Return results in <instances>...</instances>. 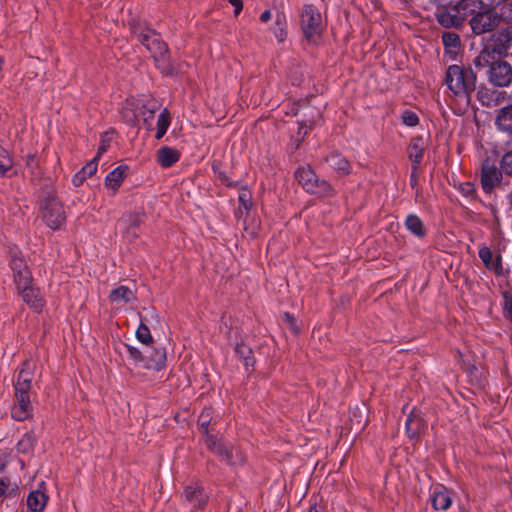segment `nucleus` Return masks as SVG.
<instances>
[{
    "instance_id": "nucleus-13",
    "label": "nucleus",
    "mask_w": 512,
    "mask_h": 512,
    "mask_svg": "<svg viewBox=\"0 0 512 512\" xmlns=\"http://www.w3.org/2000/svg\"><path fill=\"white\" fill-rule=\"evenodd\" d=\"M33 414L30 396H15V403L11 409L12 418L17 421L29 419Z\"/></svg>"
},
{
    "instance_id": "nucleus-4",
    "label": "nucleus",
    "mask_w": 512,
    "mask_h": 512,
    "mask_svg": "<svg viewBox=\"0 0 512 512\" xmlns=\"http://www.w3.org/2000/svg\"><path fill=\"white\" fill-rule=\"evenodd\" d=\"M477 76L472 68L457 64L448 66L445 73V83L448 89L458 98L467 102L476 89Z\"/></svg>"
},
{
    "instance_id": "nucleus-33",
    "label": "nucleus",
    "mask_w": 512,
    "mask_h": 512,
    "mask_svg": "<svg viewBox=\"0 0 512 512\" xmlns=\"http://www.w3.org/2000/svg\"><path fill=\"white\" fill-rule=\"evenodd\" d=\"M437 20L443 27H452L459 24V18L446 11L439 12Z\"/></svg>"
},
{
    "instance_id": "nucleus-56",
    "label": "nucleus",
    "mask_w": 512,
    "mask_h": 512,
    "mask_svg": "<svg viewBox=\"0 0 512 512\" xmlns=\"http://www.w3.org/2000/svg\"><path fill=\"white\" fill-rule=\"evenodd\" d=\"M415 172H416V170L413 169V172L410 177V182H411L412 186H414L417 183V177H416Z\"/></svg>"
},
{
    "instance_id": "nucleus-3",
    "label": "nucleus",
    "mask_w": 512,
    "mask_h": 512,
    "mask_svg": "<svg viewBox=\"0 0 512 512\" xmlns=\"http://www.w3.org/2000/svg\"><path fill=\"white\" fill-rule=\"evenodd\" d=\"M212 420L211 408H205L198 417V425L205 436L206 446L216 455L231 465L242 464L245 461L243 453L230 445L224 444L214 435L210 434L208 427Z\"/></svg>"
},
{
    "instance_id": "nucleus-23",
    "label": "nucleus",
    "mask_w": 512,
    "mask_h": 512,
    "mask_svg": "<svg viewBox=\"0 0 512 512\" xmlns=\"http://www.w3.org/2000/svg\"><path fill=\"white\" fill-rule=\"evenodd\" d=\"M48 496L40 491L34 490L28 494L27 507L32 512H41L47 504Z\"/></svg>"
},
{
    "instance_id": "nucleus-45",
    "label": "nucleus",
    "mask_w": 512,
    "mask_h": 512,
    "mask_svg": "<svg viewBox=\"0 0 512 512\" xmlns=\"http://www.w3.org/2000/svg\"><path fill=\"white\" fill-rule=\"evenodd\" d=\"M33 444V437L29 434H26L18 443L19 448L22 450H26L30 448Z\"/></svg>"
},
{
    "instance_id": "nucleus-28",
    "label": "nucleus",
    "mask_w": 512,
    "mask_h": 512,
    "mask_svg": "<svg viewBox=\"0 0 512 512\" xmlns=\"http://www.w3.org/2000/svg\"><path fill=\"white\" fill-rule=\"evenodd\" d=\"M421 425H422V419L419 417V415L415 411H412L408 415V417L406 419V423H405V428H406V432H407L408 436L410 438L415 437L420 432Z\"/></svg>"
},
{
    "instance_id": "nucleus-59",
    "label": "nucleus",
    "mask_w": 512,
    "mask_h": 512,
    "mask_svg": "<svg viewBox=\"0 0 512 512\" xmlns=\"http://www.w3.org/2000/svg\"><path fill=\"white\" fill-rule=\"evenodd\" d=\"M3 64H4V59L2 57H0V71L2 70Z\"/></svg>"
},
{
    "instance_id": "nucleus-49",
    "label": "nucleus",
    "mask_w": 512,
    "mask_h": 512,
    "mask_svg": "<svg viewBox=\"0 0 512 512\" xmlns=\"http://www.w3.org/2000/svg\"><path fill=\"white\" fill-rule=\"evenodd\" d=\"M87 179V177L81 172L78 171L72 178V183L74 186L78 187L83 184V182Z\"/></svg>"
},
{
    "instance_id": "nucleus-47",
    "label": "nucleus",
    "mask_w": 512,
    "mask_h": 512,
    "mask_svg": "<svg viewBox=\"0 0 512 512\" xmlns=\"http://www.w3.org/2000/svg\"><path fill=\"white\" fill-rule=\"evenodd\" d=\"M142 108L143 110L150 111V118H153L155 112L159 109V104L156 101H151L143 105Z\"/></svg>"
},
{
    "instance_id": "nucleus-9",
    "label": "nucleus",
    "mask_w": 512,
    "mask_h": 512,
    "mask_svg": "<svg viewBox=\"0 0 512 512\" xmlns=\"http://www.w3.org/2000/svg\"><path fill=\"white\" fill-rule=\"evenodd\" d=\"M10 269L13 272V278L16 286L26 285L32 282V275L26 264V260L20 250L12 248L10 250Z\"/></svg>"
},
{
    "instance_id": "nucleus-2",
    "label": "nucleus",
    "mask_w": 512,
    "mask_h": 512,
    "mask_svg": "<svg viewBox=\"0 0 512 512\" xmlns=\"http://www.w3.org/2000/svg\"><path fill=\"white\" fill-rule=\"evenodd\" d=\"M133 33L137 40L152 54L155 64L161 73L165 75L176 73V68L170 59L166 43L162 41L153 29L145 28L139 32L137 29H134Z\"/></svg>"
},
{
    "instance_id": "nucleus-41",
    "label": "nucleus",
    "mask_w": 512,
    "mask_h": 512,
    "mask_svg": "<svg viewBox=\"0 0 512 512\" xmlns=\"http://www.w3.org/2000/svg\"><path fill=\"white\" fill-rule=\"evenodd\" d=\"M125 220L132 227H139L143 223V215L139 213L129 214L125 216Z\"/></svg>"
},
{
    "instance_id": "nucleus-21",
    "label": "nucleus",
    "mask_w": 512,
    "mask_h": 512,
    "mask_svg": "<svg viewBox=\"0 0 512 512\" xmlns=\"http://www.w3.org/2000/svg\"><path fill=\"white\" fill-rule=\"evenodd\" d=\"M405 228L415 237L422 239L426 236L427 230L423 221L416 214L407 215L404 221Z\"/></svg>"
},
{
    "instance_id": "nucleus-7",
    "label": "nucleus",
    "mask_w": 512,
    "mask_h": 512,
    "mask_svg": "<svg viewBox=\"0 0 512 512\" xmlns=\"http://www.w3.org/2000/svg\"><path fill=\"white\" fill-rule=\"evenodd\" d=\"M301 28L309 41H314L323 30L322 16L319 10L311 4L303 6L301 13Z\"/></svg>"
},
{
    "instance_id": "nucleus-42",
    "label": "nucleus",
    "mask_w": 512,
    "mask_h": 512,
    "mask_svg": "<svg viewBox=\"0 0 512 512\" xmlns=\"http://www.w3.org/2000/svg\"><path fill=\"white\" fill-rule=\"evenodd\" d=\"M505 316L512 322V296L508 294H504V303H503Z\"/></svg>"
},
{
    "instance_id": "nucleus-1",
    "label": "nucleus",
    "mask_w": 512,
    "mask_h": 512,
    "mask_svg": "<svg viewBox=\"0 0 512 512\" xmlns=\"http://www.w3.org/2000/svg\"><path fill=\"white\" fill-rule=\"evenodd\" d=\"M501 11H503V8ZM469 23L472 31L477 35L489 33L498 28L497 32L491 35L490 43L486 45L476 59V65H479L481 59H486L489 49L501 55L512 43V22L504 17L503 12H501V15L492 9L477 12L472 16Z\"/></svg>"
},
{
    "instance_id": "nucleus-58",
    "label": "nucleus",
    "mask_w": 512,
    "mask_h": 512,
    "mask_svg": "<svg viewBox=\"0 0 512 512\" xmlns=\"http://www.w3.org/2000/svg\"><path fill=\"white\" fill-rule=\"evenodd\" d=\"M309 512H321V510L316 505H313L309 508Z\"/></svg>"
},
{
    "instance_id": "nucleus-39",
    "label": "nucleus",
    "mask_w": 512,
    "mask_h": 512,
    "mask_svg": "<svg viewBox=\"0 0 512 512\" xmlns=\"http://www.w3.org/2000/svg\"><path fill=\"white\" fill-rule=\"evenodd\" d=\"M98 156H95L91 161L85 164L80 170L87 178L93 176L98 168Z\"/></svg>"
},
{
    "instance_id": "nucleus-16",
    "label": "nucleus",
    "mask_w": 512,
    "mask_h": 512,
    "mask_svg": "<svg viewBox=\"0 0 512 512\" xmlns=\"http://www.w3.org/2000/svg\"><path fill=\"white\" fill-rule=\"evenodd\" d=\"M425 148L426 143L422 136H416L411 139L408 147V155L409 159L412 161V168L414 170H417L422 162Z\"/></svg>"
},
{
    "instance_id": "nucleus-11",
    "label": "nucleus",
    "mask_w": 512,
    "mask_h": 512,
    "mask_svg": "<svg viewBox=\"0 0 512 512\" xmlns=\"http://www.w3.org/2000/svg\"><path fill=\"white\" fill-rule=\"evenodd\" d=\"M505 92L487 86H480L477 90V100L485 107H495L505 99Z\"/></svg>"
},
{
    "instance_id": "nucleus-26",
    "label": "nucleus",
    "mask_w": 512,
    "mask_h": 512,
    "mask_svg": "<svg viewBox=\"0 0 512 512\" xmlns=\"http://www.w3.org/2000/svg\"><path fill=\"white\" fill-rule=\"evenodd\" d=\"M171 123V115L167 108L163 109L158 115L156 123V134L155 138L160 140L166 134Z\"/></svg>"
},
{
    "instance_id": "nucleus-35",
    "label": "nucleus",
    "mask_w": 512,
    "mask_h": 512,
    "mask_svg": "<svg viewBox=\"0 0 512 512\" xmlns=\"http://www.w3.org/2000/svg\"><path fill=\"white\" fill-rule=\"evenodd\" d=\"M136 338L139 342L146 345L152 342L150 330L142 321L136 330Z\"/></svg>"
},
{
    "instance_id": "nucleus-24",
    "label": "nucleus",
    "mask_w": 512,
    "mask_h": 512,
    "mask_svg": "<svg viewBox=\"0 0 512 512\" xmlns=\"http://www.w3.org/2000/svg\"><path fill=\"white\" fill-rule=\"evenodd\" d=\"M478 254L487 269L493 270L495 272H498L501 269L500 256L494 258L493 253L489 247H480Z\"/></svg>"
},
{
    "instance_id": "nucleus-54",
    "label": "nucleus",
    "mask_w": 512,
    "mask_h": 512,
    "mask_svg": "<svg viewBox=\"0 0 512 512\" xmlns=\"http://www.w3.org/2000/svg\"><path fill=\"white\" fill-rule=\"evenodd\" d=\"M8 484L6 481L0 479V497L6 492Z\"/></svg>"
},
{
    "instance_id": "nucleus-55",
    "label": "nucleus",
    "mask_w": 512,
    "mask_h": 512,
    "mask_svg": "<svg viewBox=\"0 0 512 512\" xmlns=\"http://www.w3.org/2000/svg\"><path fill=\"white\" fill-rule=\"evenodd\" d=\"M142 114L145 123H148V121L152 119L150 118V111L143 110Z\"/></svg>"
},
{
    "instance_id": "nucleus-8",
    "label": "nucleus",
    "mask_w": 512,
    "mask_h": 512,
    "mask_svg": "<svg viewBox=\"0 0 512 512\" xmlns=\"http://www.w3.org/2000/svg\"><path fill=\"white\" fill-rule=\"evenodd\" d=\"M489 83L498 88H506L512 84V65L504 60L493 61L487 71Z\"/></svg>"
},
{
    "instance_id": "nucleus-38",
    "label": "nucleus",
    "mask_w": 512,
    "mask_h": 512,
    "mask_svg": "<svg viewBox=\"0 0 512 512\" xmlns=\"http://www.w3.org/2000/svg\"><path fill=\"white\" fill-rule=\"evenodd\" d=\"M402 122L409 127H414L419 124L418 115L411 110H404L401 114Z\"/></svg>"
},
{
    "instance_id": "nucleus-19",
    "label": "nucleus",
    "mask_w": 512,
    "mask_h": 512,
    "mask_svg": "<svg viewBox=\"0 0 512 512\" xmlns=\"http://www.w3.org/2000/svg\"><path fill=\"white\" fill-rule=\"evenodd\" d=\"M325 161L331 169L340 175H348L351 173V165L349 161L339 153H330L325 158Z\"/></svg>"
},
{
    "instance_id": "nucleus-14",
    "label": "nucleus",
    "mask_w": 512,
    "mask_h": 512,
    "mask_svg": "<svg viewBox=\"0 0 512 512\" xmlns=\"http://www.w3.org/2000/svg\"><path fill=\"white\" fill-rule=\"evenodd\" d=\"M184 496L194 508L202 509L208 501V495L199 484H192L184 489Z\"/></svg>"
},
{
    "instance_id": "nucleus-52",
    "label": "nucleus",
    "mask_w": 512,
    "mask_h": 512,
    "mask_svg": "<svg viewBox=\"0 0 512 512\" xmlns=\"http://www.w3.org/2000/svg\"><path fill=\"white\" fill-rule=\"evenodd\" d=\"M286 320L290 323V328L295 332L297 333L298 332V329L296 328V326L294 325V318L291 314L289 313H285L284 314Z\"/></svg>"
},
{
    "instance_id": "nucleus-50",
    "label": "nucleus",
    "mask_w": 512,
    "mask_h": 512,
    "mask_svg": "<svg viewBox=\"0 0 512 512\" xmlns=\"http://www.w3.org/2000/svg\"><path fill=\"white\" fill-rule=\"evenodd\" d=\"M228 1L234 7L235 16L239 15L243 9L242 0H228Z\"/></svg>"
},
{
    "instance_id": "nucleus-5",
    "label": "nucleus",
    "mask_w": 512,
    "mask_h": 512,
    "mask_svg": "<svg viewBox=\"0 0 512 512\" xmlns=\"http://www.w3.org/2000/svg\"><path fill=\"white\" fill-rule=\"evenodd\" d=\"M296 178L308 193L319 196H330L333 194L332 186L326 180L319 179L309 166L298 168Z\"/></svg>"
},
{
    "instance_id": "nucleus-20",
    "label": "nucleus",
    "mask_w": 512,
    "mask_h": 512,
    "mask_svg": "<svg viewBox=\"0 0 512 512\" xmlns=\"http://www.w3.org/2000/svg\"><path fill=\"white\" fill-rule=\"evenodd\" d=\"M146 360L143 364L145 369L161 370L165 366L166 352L163 348H156L149 355H145Z\"/></svg>"
},
{
    "instance_id": "nucleus-25",
    "label": "nucleus",
    "mask_w": 512,
    "mask_h": 512,
    "mask_svg": "<svg viewBox=\"0 0 512 512\" xmlns=\"http://www.w3.org/2000/svg\"><path fill=\"white\" fill-rule=\"evenodd\" d=\"M112 302L128 303L136 299L135 293L127 286L121 285L110 292Z\"/></svg>"
},
{
    "instance_id": "nucleus-36",
    "label": "nucleus",
    "mask_w": 512,
    "mask_h": 512,
    "mask_svg": "<svg viewBox=\"0 0 512 512\" xmlns=\"http://www.w3.org/2000/svg\"><path fill=\"white\" fill-rule=\"evenodd\" d=\"M500 169L505 175L512 177V149L502 156Z\"/></svg>"
},
{
    "instance_id": "nucleus-43",
    "label": "nucleus",
    "mask_w": 512,
    "mask_h": 512,
    "mask_svg": "<svg viewBox=\"0 0 512 512\" xmlns=\"http://www.w3.org/2000/svg\"><path fill=\"white\" fill-rule=\"evenodd\" d=\"M31 387L21 382L17 381L14 384L15 396H29V391Z\"/></svg>"
},
{
    "instance_id": "nucleus-34",
    "label": "nucleus",
    "mask_w": 512,
    "mask_h": 512,
    "mask_svg": "<svg viewBox=\"0 0 512 512\" xmlns=\"http://www.w3.org/2000/svg\"><path fill=\"white\" fill-rule=\"evenodd\" d=\"M450 6L457 12H475L476 1L474 0H459L455 4L450 3Z\"/></svg>"
},
{
    "instance_id": "nucleus-12",
    "label": "nucleus",
    "mask_w": 512,
    "mask_h": 512,
    "mask_svg": "<svg viewBox=\"0 0 512 512\" xmlns=\"http://www.w3.org/2000/svg\"><path fill=\"white\" fill-rule=\"evenodd\" d=\"M18 292L21 295L23 301L37 312H40L44 307V300L38 289L31 286V283L26 285H18Z\"/></svg>"
},
{
    "instance_id": "nucleus-10",
    "label": "nucleus",
    "mask_w": 512,
    "mask_h": 512,
    "mask_svg": "<svg viewBox=\"0 0 512 512\" xmlns=\"http://www.w3.org/2000/svg\"><path fill=\"white\" fill-rule=\"evenodd\" d=\"M502 178V171L499 170L493 162L486 159L481 167V186L485 193H491L494 188L500 183Z\"/></svg>"
},
{
    "instance_id": "nucleus-6",
    "label": "nucleus",
    "mask_w": 512,
    "mask_h": 512,
    "mask_svg": "<svg viewBox=\"0 0 512 512\" xmlns=\"http://www.w3.org/2000/svg\"><path fill=\"white\" fill-rule=\"evenodd\" d=\"M42 218L53 230L59 229L65 222L66 216L62 204L53 193H48L41 203Z\"/></svg>"
},
{
    "instance_id": "nucleus-44",
    "label": "nucleus",
    "mask_w": 512,
    "mask_h": 512,
    "mask_svg": "<svg viewBox=\"0 0 512 512\" xmlns=\"http://www.w3.org/2000/svg\"><path fill=\"white\" fill-rule=\"evenodd\" d=\"M461 193L469 198H473L475 196V188L471 183H464L460 187Z\"/></svg>"
},
{
    "instance_id": "nucleus-27",
    "label": "nucleus",
    "mask_w": 512,
    "mask_h": 512,
    "mask_svg": "<svg viewBox=\"0 0 512 512\" xmlns=\"http://www.w3.org/2000/svg\"><path fill=\"white\" fill-rule=\"evenodd\" d=\"M287 19L283 12H278L275 17V24L272 28L278 42H283L286 38Z\"/></svg>"
},
{
    "instance_id": "nucleus-32",
    "label": "nucleus",
    "mask_w": 512,
    "mask_h": 512,
    "mask_svg": "<svg viewBox=\"0 0 512 512\" xmlns=\"http://www.w3.org/2000/svg\"><path fill=\"white\" fill-rule=\"evenodd\" d=\"M13 167V160L9 152L0 145V176L4 177Z\"/></svg>"
},
{
    "instance_id": "nucleus-17",
    "label": "nucleus",
    "mask_w": 512,
    "mask_h": 512,
    "mask_svg": "<svg viewBox=\"0 0 512 512\" xmlns=\"http://www.w3.org/2000/svg\"><path fill=\"white\" fill-rule=\"evenodd\" d=\"M128 166L120 165L110 171L105 178V186L112 190L113 194L117 192V190L122 185L124 178L127 175Z\"/></svg>"
},
{
    "instance_id": "nucleus-31",
    "label": "nucleus",
    "mask_w": 512,
    "mask_h": 512,
    "mask_svg": "<svg viewBox=\"0 0 512 512\" xmlns=\"http://www.w3.org/2000/svg\"><path fill=\"white\" fill-rule=\"evenodd\" d=\"M126 354L129 360H131L134 365L143 367L145 363L146 356L136 347L132 345L125 344Z\"/></svg>"
},
{
    "instance_id": "nucleus-46",
    "label": "nucleus",
    "mask_w": 512,
    "mask_h": 512,
    "mask_svg": "<svg viewBox=\"0 0 512 512\" xmlns=\"http://www.w3.org/2000/svg\"><path fill=\"white\" fill-rule=\"evenodd\" d=\"M239 202L243 206L244 209L248 210L251 207V201L249 194L244 191L239 195Z\"/></svg>"
},
{
    "instance_id": "nucleus-51",
    "label": "nucleus",
    "mask_w": 512,
    "mask_h": 512,
    "mask_svg": "<svg viewBox=\"0 0 512 512\" xmlns=\"http://www.w3.org/2000/svg\"><path fill=\"white\" fill-rule=\"evenodd\" d=\"M503 15L508 18L509 22H512V2L503 7Z\"/></svg>"
},
{
    "instance_id": "nucleus-29",
    "label": "nucleus",
    "mask_w": 512,
    "mask_h": 512,
    "mask_svg": "<svg viewBox=\"0 0 512 512\" xmlns=\"http://www.w3.org/2000/svg\"><path fill=\"white\" fill-rule=\"evenodd\" d=\"M235 353L243 360L244 365L248 368L254 365L252 349L244 343H238L235 346Z\"/></svg>"
},
{
    "instance_id": "nucleus-22",
    "label": "nucleus",
    "mask_w": 512,
    "mask_h": 512,
    "mask_svg": "<svg viewBox=\"0 0 512 512\" xmlns=\"http://www.w3.org/2000/svg\"><path fill=\"white\" fill-rule=\"evenodd\" d=\"M496 127L504 132L512 131V104L501 108L495 119Z\"/></svg>"
},
{
    "instance_id": "nucleus-18",
    "label": "nucleus",
    "mask_w": 512,
    "mask_h": 512,
    "mask_svg": "<svg viewBox=\"0 0 512 512\" xmlns=\"http://www.w3.org/2000/svg\"><path fill=\"white\" fill-rule=\"evenodd\" d=\"M180 152L169 146H162L157 151V162L162 168H169L180 159Z\"/></svg>"
},
{
    "instance_id": "nucleus-57",
    "label": "nucleus",
    "mask_w": 512,
    "mask_h": 512,
    "mask_svg": "<svg viewBox=\"0 0 512 512\" xmlns=\"http://www.w3.org/2000/svg\"><path fill=\"white\" fill-rule=\"evenodd\" d=\"M123 117L124 119L127 121V122H133L134 121V118H135V115L132 114V115H126V114H123Z\"/></svg>"
},
{
    "instance_id": "nucleus-15",
    "label": "nucleus",
    "mask_w": 512,
    "mask_h": 512,
    "mask_svg": "<svg viewBox=\"0 0 512 512\" xmlns=\"http://www.w3.org/2000/svg\"><path fill=\"white\" fill-rule=\"evenodd\" d=\"M453 492L444 486H435L432 492V505L436 510H447L452 504Z\"/></svg>"
},
{
    "instance_id": "nucleus-48",
    "label": "nucleus",
    "mask_w": 512,
    "mask_h": 512,
    "mask_svg": "<svg viewBox=\"0 0 512 512\" xmlns=\"http://www.w3.org/2000/svg\"><path fill=\"white\" fill-rule=\"evenodd\" d=\"M312 128V123L307 124L306 122H300L298 128V135L302 138L308 133V131Z\"/></svg>"
},
{
    "instance_id": "nucleus-53",
    "label": "nucleus",
    "mask_w": 512,
    "mask_h": 512,
    "mask_svg": "<svg viewBox=\"0 0 512 512\" xmlns=\"http://www.w3.org/2000/svg\"><path fill=\"white\" fill-rule=\"evenodd\" d=\"M271 12L270 10H265L261 15H260V20L261 22L263 23H266L268 22L270 19H271Z\"/></svg>"
},
{
    "instance_id": "nucleus-30",
    "label": "nucleus",
    "mask_w": 512,
    "mask_h": 512,
    "mask_svg": "<svg viewBox=\"0 0 512 512\" xmlns=\"http://www.w3.org/2000/svg\"><path fill=\"white\" fill-rule=\"evenodd\" d=\"M33 370H34V364L26 361L23 363L22 368L20 369L17 381L21 382L22 384L28 385L32 387V380H33Z\"/></svg>"
},
{
    "instance_id": "nucleus-40",
    "label": "nucleus",
    "mask_w": 512,
    "mask_h": 512,
    "mask_svg": "<svg viewBox=\"0 0 512 512\" xmlns=\"http://www.w3.org/2000/svg\"><path fill=\"white\" fill-rule=\"evenodd\" d=\"M112 137H113V132H106L104 135H102L101 137V142H100V145L98 147V151H97V155L98 158L104 153L107 151V149L109 148L110 146V142L112 140Z\"/></svg>"
},
{
    "instance_id": "nucleus-37",
    "label": "nucleus",
    "mask_w": 512,
    "mask_h": 512,
    "mask_svg": "<svg viewBox=\"0 0 512 512\" xmlns=\"http://www.w3.org/2000/svg\"><path fill=\"white\" fill-rule=\"evenodd\" d=\"M442 41L445 47L450 49H457L460 45V38L455 33H444Z\"/></svg>"
}]
</instances>
